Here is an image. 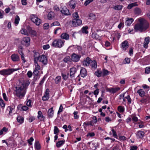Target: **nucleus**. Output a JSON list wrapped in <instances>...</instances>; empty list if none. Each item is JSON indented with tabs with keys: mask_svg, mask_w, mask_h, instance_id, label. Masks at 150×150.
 Masks as SVG:
<instances>
[{
	"mask_svg": "<svg viewBox=\"0 0 150 150\" xmlns=\"http://www.w3.org/2000/svg\"><path fill=\"white\" fill-rule=\"evenodd\" d=\"M28 81H23L18 86L16 87L14 93L15 95L20 99H22L25 96L26 92V89L30 84Z\"/></svg>",
	"mask_w": 150,
	"mask_h": 150,
	"instance_id": "nucleus-1",
	"label": "nucleus"
},
{
	"mask_svg": "<svg viewBox=\"0 0 150 150\" xmlns=\"http://www.w3.org/2000/svg\"><path fill=\"white\" fill-rule=\"evenodd\" d=\"M138 20L139 23L135 24L134 27L135 31L141 33L145 31L149 27V23L143 18H139Z\"/></svg>",
	"mask_w": 150,
	"mask_h": 150,
	"instance_id": "nucleus-2",
	"label": "nucleus"
},
{
	"mask_svg": "<svg viewBox=\"0 0 150 150\" xmlns=\"http://www.w3.org/2000/svg\"><path fill=\"white\" fill-rule=\"evenodd\" d=\"M18 69L14 68L4 69L0 71V74L4 76H8Z\"/></svg>",
	"mask_w": 150,
	"mask_h": 150,
	"instance_id": "nucleus-3",
	"label": "nucleus"
},
{
	"mask_svg": "<svg viewBox=\"0 0 150 150\" xmlns=\"http://www.w3.org/2000/svg\"><path fill=\"white\" fill-rule=\"evenodd\" d=\"M64 42L61 39H56L52 42L51 46L53 47L61 48L64 45Z\"/></svg>",
	"mask_w": 150,
	"mask_h": 150,
	"instance_id": "nucleus-4",
	"label": "nucleus"
},
{
	"mask_svg": "<svg viewBox=\"0 0 150 150\" xmlns=\"http://www.w3.org/2000/svg\"><path fill=\"white\" fill-rule=\"evenodd\" d=\"M34 63L35 64V68L34 69L33 73L34 75V78L36 80H37L39 78V77L38 78V74L39 73V70L40 69V67L38 64L37 62H34Z\"/></svg>",
	"mask_w": 150,
	"mask_h": 150,
	"instance_id": "nucleus-5",
	"label": "nucleus"
},
{
	"mask_svg": "<svg viewBox=\"0 0 150 150\" xmlns=\"http://www.w3.org/2000/svg\"><path fill=\"white\" fill-rule=\"evenodd\" d=\"M31 20L36 25H39L41 23V19L38 18L36 16L32 15L31 16Z\"/></svg>",
	"mask_w": 150,
	"mask_h": 150,
	"instance_id": "nucleus-6",
	"label": "nucleus"
},
{
	"mask_svg": "<svg viewBox=\"0 0 150 150\" xmlns=\"http://www.w3.org/2000/svg\"><path fill=\"white\" fill-rule=\"evenodd\" d=\"M81 20L79 18L76 19H73L72 21V26L76 27L82 24Z\"/></svg>",
	"mask_w": 150,
	"mask_h": 150,
	"instance_id": "nucleus-7",
	"label": "nucleus"
},
{
	"mask_svg": "<svg viewBox=\"0 0 150 150\" xmlns=\"http://www.w3.org/2000/svg\"><path fill=\"white\" fill-rule=\"evenodd\" d=\"M81 57V55L73 53L71 56V60L73 62H78L79 60Z\"/></svg>",
	"mask_w": 150,
	"mask_h": 150,
	"instance_id": "nucleus-8",
	"label": "nucleus"
},
{
	"mask_svg": "<svg viewBox=\"0 0 150 150\" xmlns=\"http://www.w3.org/2000/svg\"><path fill=\"white\" fill-rule=\"evenodd\" d=\"M30 39L29 37H26L23 38L22 42L26 46H28L30 44Z\"/></svg>",
	"mask_w": 150,
	"mask_h": 150,
	"instance_id": "nucleus-9",
	"label": "nucleus"
},
{
	"mask_svg": "<svg viewBox=\"0 0 150 150\" xmlns=\"http://www.w3.org/2000/svg\"><path fill=\"white\" fill-rule=\"evenodd\" d=\"M39 60L40 62H41L44 65H46L47 63V57L43 54L40 56L39 57Z\"/></svg>",
	"mask_w": 150,
	"mask_h": 150,
	"instance_id": "nucleus-10",
	"label": "nucleus"
},
{
	"mask_svg": "<svg viewBox=\"0 0 150 150\" xmlns=\"http://www.w3.org/2000/svg\"><path fill=\"white\" fill-rule=\"evenodd\" d=\"M129 47V43L127 40H125L121 43V48L123 50H125Z\"/></svg>",
	"mask_w": 150,
	"mask_h": 150,
	"instance_id": "nucleus-11",
	"label": "nucleus"
},
{
	"mask_svg": "<svg viewBox=\"0 0 150 150\" xmlns=\"http://www.w3.org/2000/svg\"><path fill=\"white\" fill-rule=\"evenodd\" d=\"M140 101L142 103L146 104L150 102V96H148L146 97V98H143L140 100Z\"/></svg>",
	"mask_w": 150,
	"mask_h": 150,
	"instance_id": "nucleus-12",
	"label": "nucleus"
},
{
	"mask_svg": "<svg viewBox=\"0 0 150 150\" xmlns=\"http://www.w3.org/2000/svg\"><path fill=\"white\" fill-rule=\"evenodd\" d=\"M80 74L82 77L83 78L85 77L87 75V72L86 69L84 68H81Z\"/></svg>",
	"mask_w": 150,
	"mask_h": 150,
	"instance_id": "nucleus-13",
	"label": "nucleus"
},
{
	"mask_svg": "<svg viewBox=\"0 0 150 150\" xmlns=\"http://www.w3.org/2000/svg\"><path fill=\"white\" fill-rule=\"evenodd\" d=\"M11 58L13 62H17L19 60V57L18 55L13 54L11 56Z\"/></svg>",
	"mask_w": 150,
	"mask_h": 150,
	"instance_id": "nucleus-14",
	"label": "nucleus"
},
{
	"mask_svg": "<svg viewBox=\"0 0 150 150\" xmlns=\"http://www.w3.org/2000/svg\"><path fill=\"white\" fill-rule=\"evenodd\" d=\"M76 71V69L75 67H72L70 69V74L71 78L74 77V74Z\"/></svg>",
	"mask_w": 150,
	"mask_h": 150,
	"instance_id": "nucleus-15",
	"label": "nucleus"
},
{
	"mask_svg": "<svg viewBox=\"0 0 150 150\" xmlns=\"http://www.w3.org/2000/svg\"><path fill=\"white\" fill-rule=\"evenodd\" d=\"M61 12L65 15H70L69 10L65 7L62 8V9L61 10Z\"/></svg>",
	"mask_w": 150,
	"mask_h": 150,
	"instance_id": "nucleus-16",
	"label": "nucleus"
},
{
	"mask_svg": "<svg viewBox=\"0 0 150 150\" xmlns=\"http://www.w3.org/2000/svg\"><path fill=\"white\" fill-rule=\"evenodd\" d=\"M133 21V20L132 18H127L125 22V24L127 26H129Z\"/></svg>",
	"mask_w": 150,
	"mask_h": 150,
	"instance_id": "nucleus-17",
	"label": "nucleus"
},
{
	"mask_svg": "<svg viewBox=\"0 0 150 150\" xmlns=\"http://www.w3.org/2000/svg\"><path fill=\"white\" fill-rule=\"evenodd\" d=\"M91 61L92 60H91L90 59L89 57H87L86 60L83 61V64L84 66H87L89 65Z\"/></svg>",
	"mask_w": 150,
	"mask_h": 150,
	"instance_id": "nucleus-18",
	"label": "nucleus"
},
{
	"mask_svg": "<svg viewBox=\"0 0 150 150\" xmlns=\"http://www.w3.org/2000/svg\"><path fill=\"white\" fill-rule=\"evenodd\" d=\"M38 118L40 121H44L45 118V117L42 114V112L40 111L38 112Z\"/></svg>",
	"mask_w": 150,
	"mask_h": 150,
	"instance_id": "nucleus-19",
	"label": "nucleus"
},
{
	"mask_svg": "<svg viewBox=\"0 0 150 150\" xmlns=\"http://www.w3.org/2000/svg\"><path fill=\"white\" fill-rule=\"evenodd\" d=\"M69 4L70 7L74 9L76 7V1L75 0H71L69 2Z\"/></svg>",
	"mask_w": 150,
	"mask_h": 150,
	"instance_id": "nucleus-20",
	"label": "nucleus"
},
{
	"mask_svg": "<svg viewBox=\"0 0 150 150\" xmlns=\"http://www.w3.org/2000/svg\"><path fill=\"white\" fill-rule=\"evenodd\" d=\"M120 89V88L119 87H116L115 88H109L108 89V91L110 93H114Z\"/></svg>",
	"mask_w": 150,
	"mask_h": 150,
	"instance_id": "nucleus-21",
	"label": "nucleus"
},
{
	"mask_svg": "<svg viewBox=\"0 0 150 150\" xmlns=\"http://www.w3.org/2000/svg\"><path fill=\"white\" fill-rule=\"evenodd\" d=\"M34 62H38L39 60V57L40 56V54L37 52H34Z\"/></svg>",
	"mask_w": 150,
	"mask_h": 150,
	"instance_id": "nucleus-22",
	"label": "nucleus"
},
{
	"mask_svg": "<svg viewBox=\"0 0 150 150\" xmlns=\"http://www.w3.org/2000/svg\"><path fill=\"white\" fill-rule=\"evenodd\" d=\"M137 136L140 139H142L144 136V133L143 131H138L137 132Z\"/></svg>",
	"mask_w": 150,
	"mask_h": 150,
	"instance_id": "nucleus-23",
	"label": "nucleus"
},
{
	"mask_svg": "<svg viewBox=\"0 0 150 150\" xmlns=\"http://www.w3.org/2000/svg\"><path fill=\"white\" fill-rule=\"evenodd\" d=\"M137 92L141 97H143L145 95V92L143 89H140L138 90Z\"/></svg>",
	"mask_w": 150,
	"mask_h": 150,
	"instance_id": "nucleus-24",
	"label": "nucleus"
},
{
	"mask_svg": "<svg viewBox=\"0 0 150 150\" xmlns=\"http://www.w3.org/2000/svg\"><path fill=\"white\" fill-rule=\"evenodd\" d=\"M54 110L53 108L49 109L48 111L47 114L49 118L52 117L54 115Z\"/></svg>",
	"mask_w": 150,
	"mask_h": 150,
	"instance_id": "nucleus-25",
	"label": "nucleus"
},
{
	"mask_svg": "<svg viewBox=\"0 0 150 150\" xmlns=\"http://www.w3.org/2000/svg\"><path fill=\"white\" fill-rule=\"evenodd\" d=\"M61 38L62 39L66 40H68L69 39V35L66 33H62L61 35Z\"/></svg>",
	"mask_w": 150,
	"mask_h": 150,
	"instance_id": "nucleus-26",
	"label": "nucleus"
},
{
	"mask_svg": "<svg viewBox=\"0 0 150 150\" xmlns=\"http://www.w3.org/2000/svg\"><path fill=\"white\" fill-rule=\"evenodd\" d=\"M90 64V65L92 68L95 69L97 68V63L95 60L92 61Z\"/></svg>",
	"mask_w": 150,
	"mask_h": 150,
	"instance_id": "nucleus-27",
	"label": "nucleus"
},
{
	"mask_svg": "<svg viewBox=\"0 0 150 150\" xmlns=\"http://www.w3.org/2000/svg\"><path fill=\"white\" fill-rule=\"evenodd\" d=\"M88 27L87 26H85L83 27L81 29V31L82 33L87 34L88 33Z\"/></svg>",
	"mask_w": 150,
	"mask_h": 150,
	"instance_id": "nucleus-28",
	"label": "nucleus"
},
{
	"mask_svg": "<svg viewBox=\"0 0 150 150\" xmlns=\"http://www.w3.org/2000/svg\"><path fill=\"white\" fill-rule=\"evenodd\" d=\"M17 120L18 122L21 124L23 122L24 119L22 117L19 116L17 117Z\"/></svg>",
	"mask_w": 150,
	"mask_h": 150,
	"instance_id": "nucleus-29",
	"label": "nucleus"
},
{
	"mask_svg": "<svg viewBox=\"0 0 150 150\" xmlns=\"http://www.w3.org/2000/svg\"><path fill=\"white\" fill-rule=\"evenodd\" d=\"M134 12L135 14L139 15L141 14L142 11L139 8L136 7L134 8Z\"/></svg>",
	"mask_w": 150,
	"mask_h": 150,
	"instance_id": "nucleus-30",
	"label": "nucleus"
},
{
	"mask_svg": "<svg viewBox=\"0 0 150 150\" xmlns=\"http://www.w3.org/2000/svg\"><path fill=\"white\" fill-rule=\"evenodd\" d=\"M122 7L123 6L122 5H119L113 6L112 8L114 10L119 11L121 10L122 9Z\"/></svg>",
	"mask_w": 150,
	"mask_h": 150,
	"instance_id": "nucleus-31",
	"label": "nucleus"
},
{
	"mask_svg": "<svg viewBox=\"0 0 150 150\" xmlns=\"http://www.w3.org/2000/svg\"><path fill=\"white\" fill-rule=\"evenodd\" d=\"M65 142V140H61L58 141L56 144V146L57 147H59L62 144H64Z\"/></svg>",
	"mask_w": 150,
	"mask_h": 150,
	"instance_id": "nucleus-32",
	"label": "nucleus"
},
{
	"mask_svg": "<svg viewBox=\"0 0 150 150\" xmlns=\"http://www.w3.org/2000/svg\"><path fill=\"white\" fill-rule=\"evenodd\" d=\"M95 74L98 77L103 76L102 72L100 69L98 70L95 72Z\"/></svg>",
	"mask_w": 150,
	"mask_h": 150,
	"instance_id": "nucleus-33",
	"label": "nucleus"
},
{
	"mask_svg": "<svg viewBox=\"0 0 150 150\" xmlns=\"http://www.w3.org/2000/svg\"><path fill=\"white\" fill-rule=\"evenodd\" d=\"M63 60L65 63H68L71 62V60L69 56H67L63 59Z\"/></svg>",
	"mask_w": 150,
	"mask_h": 150,
	"instance_id": "nucleus-34",
	"label": "nucleus"
},
{
	"mask_svg": "<svg viewBox=\"0 0 150 150\" xmlns=\"http://www.w3.org/2000/svg\"><path fill=\"white\" fill-rule=\"evenodd\" d=\"M138 5L137 4V2L129 4L127 6V8L128 9H131L133 7L135 6H137Z\"/></svg>",
	"mask_w": 150,
	"mask_h": 150,
	"instance_id": "nucleus-35",
	"label": "nucleus"
},
{
	"mask_svg": "<svg viewBox=\"0 0 150 150\" xmlns=\"http://www.w3.org/2000/svg\"><path fill=\"white\" fill-rule=\"evenodd\" d=\"M93 121H91L84 122L83 123L84 127H85L89 125H90L91 126H93Z\"/></svg>",
	"mask_w": 150,
	"mask_h": 150,
	"instance_id": "nucleus-36",
	"label": "nucleus"
},
{
	"mask_svg": "<svg viewBox=\"0 0 150 150\" xmlns=\"http://www.w3.org/2000/svg\"><path fill=\"white\" fill-rule=\"evenodd\" d=\"M54 14L52 12H50L47 15V18L48 20H51L53 18Z\"/></svg>",
	"mask_w": 150,
	"mask_h": 150,
	"instance_id": "nucleus-37",
	"label": "nucleus"
},
{
	"mask_svg": "<svg viewBox=\"0 0 150 150\" xmlns=\"http://www.w3.org/2000/svg\"><path fill=\"white\" fill-rule=\"evenodd\" d=\"M35 147L38 150H39L40 149V145L38 141H36L35 142Z\"/></svg>",
	"mask_w": 150,
	"mask_h": 150,
	"instance_id": "nucleus-38",
	"label": "nucleus"
},
{
	"mask_svg": "<svg viewBox=\"0 0 150 150\" xmlns=\"http://www.w3.org/2000/svg\"><path fill=\"white\" fill-rule=\"evenodd\" d=\"M8 129L4 127L0 131V135H2L4 134V132H8Z\"/></svg>",
	"mask_w": 150,
	"mask_h": 150,
	"instance_id": "nucleus-39",
	"label": "nucleus"
},
{
	"mask_svg": "<svg viewBox=\"0 0 150 150\" xmlns=\"http://www.w3.org/2000/svg\"><path fill=\"white\" fill-rule=\"evenodd\" d=\"M117 110L120 112L122 113L125 111V108L123 106H119L117 108Z\"/></svg>",
	"mask_w": 150,
	"mask_h": 150,
	"instance_id": "nucleus-40",
	"label": "nucleus"
},
{
	"mask_svg": "<svg viewBox=\"0 0 150 150\" xmlns=\"http://www.w3.org/2000/svg\"><path fill=\"white\" fill-rule=\"evenodd\" d=\"M61 77L60 76H57L55 79V82L56 84H57L60 82L61 81Z\"/></svg>",
	"mask_w": 150,
	"mask_h": 150,
	"instance_id": "nucleus-41",
	"label": "nucleus"
},
{
	"mask_svg": "<svg viewBox=\"0 0 150 150\" xmlns=\"http://www.w3.org/2000/svg\"><path fill=\"white\" fill-rule=\"evenodd\" d=\"M92 36L93 38L96 39H100V37L99 35L95 33H92Z\"/></svg>",
	"mask_w": 150,
	"mask_h": 150,
	"instance_id": "nucleus-42",
	"label": "nucleus"
},
{
	"mask_svg": "<svg viewBox=\"0 0 150 150\" xmlns=\"http://www.w3.org/2000/svg\"><path fill=\"white\" fill-rule=\"evenodd\" d=\"M50 95L44 94L42 97V99L43 101L47 100L49 98Z\"/></svg>",
	"mask_w": 150,
	"mask_h": 150,
	"instance_id": "nucleus-43",
	"label": "nucleus"
},
{
	"mask_svg": "<svg viewBox=\"0 0 150 150\" xmlns=\"http://www.w3.org/2000/svg\"><path fill=\"white\" fill-rule=\"evenodd\" d=\"M20 21V18L17 15L16 16L14 21V23L16 25H18V24Z\"/></svg>",
	"mask_w": 150,
	"mask_h": 150,
	"instance_id": "nucleus-44",
	"label": "nucleus"
},
{
	"mask_svg": "<svg viewBox=\"0 0 150 150\" xmlns=\"http://www.w3.org/2000/svg\"><path fill=\"white\" fill-rule=\"evenodd\" d=\"M21 33L25 35H28L27 30L25 29H22L21 31Z\"/></svg>",
	"mask_w": 150,
	"mask_h": 150,
	"instance_id": "nucleus-45",
	"label": "nucleus"
},
{
	"mask_svg": "<svg viewBox=\"0 0 150 150\" xmlns=\"http://www.w3.org/2000/svg\"><path fill=\"white\" fill-rule=\"evenodd\" d=\"M72 16L73 19H76L79 18V16L77 12H75L73 13Z\"/></svg>",
	"mask_w": 150,
	"mask_h": 150,
	"instance_id": "nucleus-46",
	"label": "nucleus"
},
{
	"mask_svg": "<svg viewBox=\"0 0 150 150\" xmlns=\"http://www.w3.org/2000/svg\"><path fill=\"white\" fill-rule=\"evenodd\" d=\"M5 104L1 98H0V105L2 108H4L5 106Z\"/></svg>",
	"mask_w": 150,
	"mask_h": 150,
	"instance_id": "nucleus-47",
	"label": "nucleus"
},
{
	"mask_svg": "<svg viewBox=\"0 0 150 150\" xmlns=\"http://www.w3.org/2000/svg\"><path fill=\"white\" fill-rule=\"evenodd\" d=\"M61 75L63 79L65 80H67L68 78V76H69V74L68 73L67 74V75L66 74L62 73Z\"/></svg>",
	"mask_w": 150,
	"mask_h": 150,
	"instance_id": "nucleus-48",
	"label": "nucleus"
},
{
	"mask_svg": "<svg viewBox=\"0 0 150 150\" xmlns=\"http://www.w3.org/2000/svg\"><path fill=\"white\" fill-rule=\"evenodd\" d=\"M54 134L57 135L59 132V129L57 127L55 126L54 127Z\"/></svg>",
	"mask_w": 150,
	"mask_h": 150,
	"instance_id": "nucleus-49",
	"label": "nucleus"
},
{
	"mask_svg": "<svg viewBox=\"0 0 150 150\" xmlns=\"http://www.w3.org/2000/svg\"><path fill=\"white\" fill-rule=\"evenodd\" d=\"M13 109V108H11L10 106H8L6 112H7L8 111L9 114L10 115Z\"/></svg>",
	"mask_w": 150,
	"mask_h": 150,
	"instance_id": "nucleus-50",
	"label": "nucleus"
},
{
	"mask_svg": "<svg viewBox=\"0 0 150 150\" xmlns=\"http://www.w3.org/2000/svg\"><path fill=\"white\" fill-rule=\"evenodd\" d=\"M30 33L34 36H36L37 35L36 32L34 30H31L29 31Z\"/></svg>",
	"mask_w": 150,
	"mask_h": 150,
	"instance_id": "nucleus-51",
	"label": "nucleus"
},
{
	"mask_svg": "<svg viewBox=\"0 0 150 150\" xmlns=\"http://www.w3.org/2000/svg\"><path fill=\"white\" fill-rule=\"evenodd\" d=\"M145 73L146 74H149L150 73V67H146L145 68Z\"/></svg>",
	"mask_w": 150,
	"mask_h": 150,
	"instance_id": "nucleus-52",
	"label": "nucleus"
},
{
	"mask_svg": "<svg viewBox=\"0 0 150 150\" xmlns=\"http://www.w3.org/2000/svg\"><path fill=\"white\" fill-rule=\"evenodd\" d=\"M60 25L59 22L57 21H56L52 23L51 25V26H59Z\"/></svg>",
	"mask_w": 150,
	"mask_h": 150,
	"instance_id": "nucleus-53",
	"label": "nucleus"
},
{
	"mask_svg": "<svg viewBox=\"0 0 150 150\" xmlns=\"http://www.w3.org/2000/svg\"><path fill=\"white\" fill-rule=\"evenodd\" d=\"M93 0H86L84 3V4L85 6H87L90 3L93 1Z\"/></svg>",
	"mask_w": 150,
	"mask_h": 150,
	"instance_id": "nucleus-54",
	"label": "nucleus"
},
{
	"mask_svg": "<svg viewBox=\"0 0 150 150\" xmlns=\"http://www.w3.org/2000/svg\"><path fill=\"white\" fill-rule=\"evenodd\" d=\"M34 139L33 137H30L29 139L28 140V143L30 145L32 144V142L33 141Z\"/></svg>",
	"mask_w": 150,
	"mask_h": 150,
	"instance_id": "nucleus-55",
	"label": "nucleus"
},
{
	"mask_svg": "<svg viewBox=\"0 0 150 150\" xmlns=\"http://www.w3.org/2000/svg\"><path fill=\"white\" fill-rule=\"evenodd\" d=\"M109 72L108 70L104 69L102 72L103 76L108 75V74Z\"/></svg>",
	"mask_w": 150,
	"mask_h": 150,
	"instance_id": "nucleus-56",
	"label": "nucleus"
},
{
	"mask_svg": "<svg viewBox=\"0 0 150 150\" xmlns=\"http://www.w3.org/2000/svg\"><path fill=\"white\" fill-rule=\"evenodd\" d=\"M150 42V38L149 37L145 38L144 39V42L146 43V44H148Z\"/></svg>",
	"mask_w": 150,
	"mask_h": 150,
	"instance_id": "nucleus-57",
	"label": "nucleus"
},
{
	"mask_svg": "<svg viewBox=\"0 0 150 150\" xmlns=\"http://www.w3.org/2000/svg\"><path fill=\"white\" fill-rule=\"evenodd\" d=\"M43 27L45 30L48 29L49 27V24L48 23H44L43 25Z\"/></svg>",
	"mask_w": 150,
	"mask_h": 150,
	"instance_id": "nucleus-58",
	"label": "nucleus"
},
{
	"mask_svg": "<svg viewBox=\"0 0 150 150\" xmlns=\"http://www.w3.org/2000/svg\"><path fill=\"white\" fill-rule=\"evenodd\" d=\"M95 135V133L93 132H88L86 136L87 137L89 136L90 137H93Z\"/></svg>",
	"mask_w": 150,
	"mask_h": 150,
	"instance_id": "nucleus-59",
	"label": "nucleus"
},
{
	"mask_svg": "<svg viewBox=\"0 0 150 150\" xmlns=\"http://www.w3.org/2000/svg\"><path fill=\"white\" fill-rule=\"evenodd\" d=\"M46 79V77H45V76H44L42 79L41 80L40 82V83H39V85L40 86H42L43 83L45 81V80Z\"/></svg>",
	"mask_w": 150,
	"mask_h": 150,
	"instance_id": "nucleus-60",
	"label": "nucleus"
},
{
	"mask_svg": "<svg viewBox=\"0 0 150 150\" xmlns=\"http://www.w3.org/2000/svg\"><path fill=\"white\" fill-rule=\"evenodd\" d=\"M132 120L133 121V122H137V121L138 119L137 117L135 116H134L132 117Z\"/></svg>",
	"mask_w": 150,
	"mask_h": 150,
	"instance_id": "nucleus-61",
	"label": "nucleus"
},
{
	"mask_svg": "<svg viewBox=\"0 0 150 150\" xmlns=\"http://www.w3.org/2000/svg\"><path fill=\"white\" fill-rule=\"evenodd\" d=\"M112 135L113 137L117 138V135L114 129H112Z\"/></svg>",
	"mask_w": 150,
	"mask_h": 150,
	"instance_id": "nucleus-62",
	"label": "nucleus"
},
{
	"mask_svg": "<svg viewBox=\"0 0 150 150\" xmlns=\"http://www.w3.org/2000/svg\"><path fill=\"white\" fill-rule=\"evenodd\" d=\"M63 106H62V105L61 104L60 105L59 110H58V112L57 114H59L60 112H62L63 111Z\"/></svg>",
	"mask_w": 150,
	"mask_h": 150,
	"instance_id": "nucleus-63",
	"label": "nucleus"
},
{
	"mask_svg": "<svg viewBox=\"0 0 150 150\" xmlns=\"http://www.w3.org/2000/svg\"><path fill=\"white\" fill-rule=\"evenodd\" d=\"M138 147L136 146H131L130 147V150H137Z\"/></svg>",
	"mask_w": 150,
	"mask_h": 150,
	"instance_id": "nucleus-64",
	"label": "nucleus"
}]
</instances>
